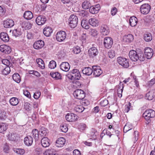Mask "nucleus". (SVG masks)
<instances>
[{
  "label": "nucleus",
  "instance_id": "nucleus-8",
  "mask_svg": "<svg viewBox=\"0 0 155 155\" xmlns=\"http://www.w3.org/2000/svg\"><path fill=\"white\" fill-rule=\"evenodd\" d=\"M65 32L63 31L58 32L56 35V39L58 41L61 42L64 40L66 38Z\"/></svg>",
  "mask_w": 155,
  "mask_h": 155
},
{
  "label": "nucleus",
  "instance_id": "nucleus-14",
  "mask_svg": "<svg viewBox=\"0 0 155 155\" xmlns=\"http://www.w3.org/2000/svg\"><path fill=\"white\" fill-rule=\"evenodd\" d=\"M100 31L101 35L104 36L107 35L109 32V28L106 25H102L100 26Z\"/></svg>",
  "mask_w": 155,
  "mask_h": 155
},
{
  "label": "nucleus",
  "instance_id": "nucleus-24",
  "mask_svg": "<svg viewBox=\"0 0 155 155\" xmlns=\"http://www.w3.org/2000/svg\"><path fill=\"white\" fill-rule=\"evenodd\" d=\"M41 143L43 147H47L50 145L49 140L47 137H44L41 140Z\"/></svg>",
  "mask_w": 155,
  "mask_h": 155
},
{
  "label": "nucleus",
  "instance_id": "nucleus-64",
  "mask_svg": "<svg viewBox=\"0 0 155 155\" xmlns=\"http://www.w3.org/2000/svg\"><path fill=\"white\" fill-rule=\"evenodd\" d=\"M155 83V79H153L151 80L150 81H148L147 83V84H148L149 86H151L153 84H154Z\"/></svg>",
  "mask_w": 155,
  "mask_h": 155
},
{
  "label": "nucleus",
  "instance_id": "nucleus-60",
  "mask_svg": "<svg viewBox=\"0 0 155 155\" xmlns=\"http://www.w3.org/2000/svg\"><path fill=\"white\" fill-rule=\"evenodd\" d=\"M90 33L93 36H95L97 35L98 34L97 31L94 29H91L90 31Z\"/></svg>",
  "mask_w": 155,
  "mask_h": 155
},
{
  "label": "nucleus",
  "instance_id": "nucleus-11",
  "mask_svg": "<svg viewBox=\"0 0 155 155\" xmlns=\"http://www.w3.org/2000/svg\"><path fill=\"white\" fill-rule=\"evenodd\" d=\"M66 120L69 122L75 121L78 118V116L74 114L71 113L68 114L66 116Z\"/></svg>",
  "mask_w": 155,
  "mask_h": 155
},
{
  "label": "nucleus",
  "instance_id": "nucleus-37",
  "mask_svg": "<svg viewBox=\"0 0 155 155\" xmlns=\"http://www.w3.org/2000/svg\"><path fill=\"white\" fill-rule=\"evenodd\" d=\"M9 102L12 105L16 106L18 104L19 101L17 98L13 97L10 99Z\"/></svg>",
  "mask_w": 155,
  "mask_h": 155
},
{
  "label": "nucleus",
  "instance_id": "nucleus-40",
  "mask_svg": "<svg viewBox=\"0 0 155 155\" xmlns=\"http://www.w3.org/2000/svg\"><path fill=\"white\" fill-rule=\"evenodd\" d=\"M81 25L82 27L85 29H87L89 28V26L88 24V21L86 20H82Z\"/></svg>",
  "mask_w": 155,
  "mask_h": 155
},
{
  "label": "nucleus",
  "instance_id": "nucleus-6",
  "mask_svg": "<svg viewBox=\"0 0 155 155\" xmlns=\"http://www.w3.org/2000/svg\"><path fill=\"white\" fill-rule=\"evenodd\" d=\"M113 44L112 39L110 37H106L104 39V45L105 47L107 49L110 48Z\"/></svg>",
  "mask_w": 155,
  "mask_h": 155
},
{
  "label": "nucleus",
  "instance_id": "nucleus-42",
  "mask_svg": "<svg viewBox=\"0 0 155 155\" xmlns=\"http://www.w3.org/2000/svg\"><path fill=\"white\" fill-rule=\"evenodd\" d=\"M7 129V125L6 123L0 124V133H2L5 131Z\"/></svg>",
  "mask_w": 155,
  "mask_h": 155
},
{
  "label": "nucleus",
  "instance_id": "nucleus-20",
  "mask_svg": "<svg viewBox=\"0 0 155 155\" xmlns=\"http://www.w3.org/2000/svg\"><path fill=\"white\" fill-rule=\"evenodd\" d=\"M155 97V90H152L146 94L145 98L149 100H152Z\"/></svg>",
  "mask_w": 155,
  "mask_h": 155
},
{
  "label": "nucleus",
  "instance_id": "nucleus-7",
  "mask_svg": "<svg viewBox=\"0 0 155 155\" xmlns=\"http://www.w3.org/2000/svg\"><path fill=\"white\" fill-rule=\"evenodd\" d=\"M150 6L148 4H144L141 5L140 8L141 12L143 14H147L150 12Z\"/></svg>",
  "mask_w": 155,
  "mask_h": 155
},
{
  "label": "nucleus",
  "instance_id": "nucleus-50",
  "mask_svg": "<svg viewBox=\"0 0 155 155\" xmlns=\"http://www.w3.org/2000/svg\"><path fill=\"white\" fill-rule=\"evenodd\" d=\"M13 150L17 154L20 155L23 154L25 152L24 149L20 148H14Z\"/></svg>",
  "mask_w": 155,
  "mask_h": 155
},
{
  "label": "nucleus",
  "instance_id": "nucleus-54",
  "mask_svg": "<svg viewBox=\"0 0 155 155\" xmlns=\"http://www.w3.org/2000/svg\"><path fill=\"white\" fill-rule=\"evenodd\" d=\"M138 59L140 61H143L145 59V57L142 52L140 51L139 53L138 54Z\"/></svg>",
  "mask_w": 155,
  "mask_h": 155
},
{
  "label": "nucleus",
  "instance_id": "nucleus-59",
  "mask_svg": "<svg viewBox=\"0 0 155 155\" xmlns=\"http://www.w3.org/2000/svg\"><path fill=\"white\" fill-rule=\"evenodd\" d=\"M134 137L135 141V142L137 141L139 138V132L137 131H135L134 133Z\"/></svg>",
  "mask_w": 155,
  "mask_h": 155
},
{
  "label": "nucleus",
  "instance_id": "nucleus-17",
  "mask_svg": "<svg viewBox=\"0 0 155 155\" xmlns=\"http://www.w3.org/2000/svg\"><path fill=\"white\" fill-rule=\"evenodd\" d=\"M65 140L64 138L63 137L59 138L56 141L55 145L57 147H62L65 144Z\"/></svg>",
  "mask_w": 155,
  "mask_h": 155
},
{
  "label": "nucleus",
  "instance_id": "nucleus-45",
  "mask_svg": "<svg viewBox=\"0 0 155 155\" xmlns=\"http://www.w3.org/2000/svg\"><path fill=\"white\" fill-rule=\"evenodd\" d=\"M13 80L18 83H19L21 81V78L19 75L18 73L14 74L12 76Z\"/></svg>",
  "mask_w": 155,
  "mask_h": 155
},
{
  "label": "nucleus",
  "instance_id": "nucleus-52",
  "mask_svg": "<svg viewBox=\"0 0 155 155\" xmlns=\"http://www.w3.org/2000/svg\"><path fill=\"white\" fill-rule=\"evenodd\" d=\"M12 34L15 37H18L21 35V32L20 29H15L13 31Z\"/></svg>",
  "mask_w": 155,
  "mask_h": 155
},
{
  "label": "nucleus",
  "instance_id": "nucleus-51",
  "mask_svg": "<svg viewBox=\"0 0 155 155\" xmlns=\"http://www.w3.org/2000/svg\"><path fill=\"white\" fill-rule=\"evenodd\" d=\"M10 66H7L2 71V73L3 74L7 75L11 71Z\"/></svg>",
  "mask_w": 155,
  "mask_h": 155
},
{
  "label": "nucleus",
  "instance_id": "nucleus-27",
  "mask_svg": "<svg viewBox=\"0 0 155 155\" xmlns=\"http://www.w3.org/2000/svg\"><path fill=\"white\" fill-rule=\"evenodd\" d=\"M82 72L84 74L87 76L91 75L93 73V69L90 67H85L82 70Z\"/></svg>",
  "mask_w": 155,
  "mask_h": 155
},
{
  "label": "nucleus",
  "instance_id": "nucleus-53",
  "mask_svg": "<svg viewBox=\"0 0 155 155\" xmlns=\"http://www.w3.org/2000/svg\"><path fill=\"white\" fill-rule=\"evenodd\" d=\"M60 129L61 131L64 133H66L68 130V128L65 124H61L60 126Z\"/></svg>",
  "mask_w": 155,
  "mask_h": 155
},
{
  "label": "nucleus",
  "instance_id": "nucleus-25",
  "mask_svg": "<svg viewBox=\"0 0 155 155\" xmlns=\"http://www.w3.org/2000/svg\"><path fill=\"white\" fill-rule=\"evenodd\" d=\"M33 138L31 136L26 137L24 140V142L25 144L27 146H31L33 143Z\"/></svg>",
  "mask_w": 155,
  "mask_h": 155
},
{
  "label": "nucleus",
  "instance_id": "nucleus-35",
  "mask_svg": "<svg viewBox=\"0 0 155 155\" xmlns=\"http://www.w3.org/2000/svg\"><path fill=\"white\" fill-rule=\"evenodd\" d=\"M39 131L41 132V134H40V136H43L44 137L46 135L48 132L47 129L43 127H41L40 128Z\"/></svg>",
  "mask_w": 155,
  "mask_h": 155
},
{
  "label": "nucleus",
  "instance_id": "nucleus-62",
  "mask_svg": "<svg viewBox=\"0 0 155 155\" xmlns=\"http://www.w3.org/2000/svg\"><path fill=\"white\" fill-rule=\"evenodd\" d=\"M117 12V9L116 7H114L111 9V13L112 15L114 16L116 15Z\"/></svg>",
  "mask_w": 155,
  "mask_h": 155
},
{
  "label": "nucleus",
  "instance_id": "nucleus-4",
  "mask_svg": "<svg viewBox=\"0 0 155 155\" xmlns=\"http://www.w3.org/2000/svg\"><path fill=\"white\" fill-rule=\"evenodd\" d=\"M73 94L77 99L82 100L84 99L85 95V92L81 89H77L74 91Z\"/></svg>",
  "mask_w": 155,
  "mask_h": 155
},
{
  "label": "nucleus",
  "instance_id": "nucleus-23",
  "mask_svg": "<svg viewBox=\"0 0 155 155\" xmlns=\"http://www.w3.org/2000/svg\"><path fill=\"white\" fill-rule=\"evenodd\" d=\"M52 32V29L50 27H45L43 31V34L46 37L50 36Z\"/></svg>",
  "mask_w": 155,
  "mask_h": 155
},
{
  "label": "nucleus",
  "instance_id": "nucleus-26",
  "mask_svg": "<svg viewBox=\"0 0 155 155\" xmlns=\"http://www.w3.org/2000/svg\"><path fill=\"white\" fill-rule=\"evenodd\" d=\"M1 39L4 41L5 42H8L9 40V37L8 34L5 32H2L0 35Z\"/></svg>",
  "mask_w": 155,
  "mask_h": 155
},
{
  "label": "nucleus",
  "instance_id": "nucleus-55",
  "mask_svg": "<svg viewBox=\"0 0 155 155\" xmlns=\"http://www.w3.org/2000/svg\"><path fill=\"white\" fill-rule=\"evenodd\" d=\"M73 51L74 54H78L81 51L80 48L78 46L74 47L73 49Z\"/></svg>",
  "mask_w": 155,
  "mask_h": 155
},
{
  "label": "nucleus",
  "instance_id": "nucleus-38",
  "mask_svg": "<svg viewBox=\"0 0 155 155\" xmlns=\"http://www.w3.org/2000/svg\"><path fill=\"white\" fill-rule=\"evenodd\" d=\"M50 74L52 77L55 78L56 79H60L61 78V74L58 72H51Z\"/></svg>",
  "mask_w": 155,
  "mask_h": 155
},
{
  "label": "nucleus",
  "instance_id": "nucleus-12",
  "mask_svg": "<svg viewBox=\"0 0 155 155\" xmlns=\"http://www.w3.org/2000/svg\"><path fill=\"white\" fill-rule=\"evenodd\" d=\"M0 51L5 54H9L12 51L11 48L7 45H2L0 46Z\"/></svg>",
  "mask_w": 155,
  "mask_h": 155
},
{
  "label": "nucleus",
  "instance_id": "nucleus-2",
  "mask_svg": "<svg viewBox=\"0 0 155 155\" xmlns=\"http://www.w3.org/2000/svg\"><path fill=\"white\" fill-rule=\"evenodd\" d=\"M143 116L149 123L151 121L150 118L155 117V111L152 109H147L143 114Z\"/></svg>",
  "mask_w": 155,
  "mask_h": 155
},
{
  "label": "nucleus",
  "instance_id": "nucleus-48",
  "mask_svg": "<svg viewBox=\"0 0 155 155\" xmlns=\"http://www.w3.org/2000/svg\"><path fill=\"white\" fill-rule=\"evenodd\" d=\"M121 82L120 83V88H118L117 90L118 96L120 97H121L122 96V93L123 91L124 88L123 84H122L121 85Z\"/></svg>",
  "mask_w": 155,
  "mask_h": 155
},
{
  "label": "nucleus",
  "instance_id": "nucleus-57",
  "mask_svg": "<svg viewBox=\"0 0 155 155\" xmlns=\"http://www.w3.org/2000/svg\"><path fill=\"white\" fill-rule=\"evenodd\" d=\"M2 62L3 64L7 66L11 67L12 64H10L9 61L7 59H3Z\"/></svg>",
  "mask_w": 155,
  "mask_h": 155
},
{
  "label": "nucleus",
  "instance_id": "nucleus-39",
  "mask_svg": "<svg viewBox=\"0 0 155 155\" xmlns=\"http://www.w3.org/2000/svg\"><path fill=\"white\" fill-rule=\"evenodd\" d=\"M36 61L37 63L38 66L42 69L45 68V65L44 61L41 58L37 59Z\"/></svg>",
  "mask_w": 155,
  "mask_h": 155
},
{
  "label": "nucleus",
  "instance_id": "nucleus-36",
  "mask_svg": "<svg viewBox=\"0 0 155 155\" xmlns=\"http://www.w3.org/2000/svg\"><path fill=\"white\" fill-rule=\"evenodd\" d=\"M143 39L146 41H150L152 39V36L150 33H147L143 35Z\"/></svg>",
  "mask_w": 155,
  "mask_h": 155
},
{
  "label": "nucleus",
  "instance_id": "nucleus-9",
  "mask_svg": "<svg viewBox=\"0 0 155 155\" xmlns=\"http://www.w3.org/2000/svg\"><path fill=\"white\" fill-rule=\"evenodd\" d=\"M98 51L96 47L93 46L88 50V54L90 57L94 58L97 55Z\"/></svg>",
  "mask_w": 155,
  "mask_h": 155
},
{
  "label": "nucleus",
  "instance_id": "nucleus-5",
  "mask_svg": "<svg viewBox=\"0 0 155 155\" xmlns=\"http://www.w3.org/2000/svg\"><path fill=\"white\" fill-rule=\"evenodd\" d=\"M117 62L119 64L124 68H127L129 66L128 60L123 57H119L117 58Z\"/></svg>",
  "mask_w": 155,
  "mask_h": 155
},
{
  "label": "nucleus",
  "instance_id": "nucleus-3",
  "mask_svg": "<svg viewBox=\"0 0 155 155\" xmlns=\"http://www.w3.org/2000/svg\"><path fill=\"white\" fill-rule=\"evenodd\" d=\"M69 25L71 28H74L77 26L78 23V18L74 15H71L69 19Z\"/></svg>",
  "mask_w": 155,
  "mask_h": 155
},
{
  "label": "nucleus",
  "instance_id": "nucleus-29",
  "mask_svg": "<svg viewBox=\"0 0 155 155\" xmlns=\"http://www.w3.org/2000/svg\"><path fill=\"white\" fill-rule=\"evenodd\" d=\"M134 39V37L131 34H128L125 35L123 37L124 41L127 43H130Z\"/></svg>",
  "mask_w": 155,
  "mask_h": 155
},
{
  "label": "nucleus",
  "instance_id": "nucleus-15",
  "mask_svg": "<svg viewBox=\"0 0 155 155\" xmlns=\"http://www.w3.org/2000/svg\"><path fill=\"white\" fill-rule=\"evenodd\" d=\"M46 21L45 16L43 15L38 16L36 19V23L38 25H42L44 24Z\"/></svg>",
  "mask_w": 155,
  "mask_h": 155
},
{
  "label": "nucleus",
  "instance_id": "nucleus-44",
  "mask_svg": "<svg viewBox=\"0 0 155 155\" xmlns=\"http://www.w3.org/2000/svg\"><path fill=\"white\" fill-rule=\"evenodd\" d=\"M44 155H55V151L53 149L46 150L44 153Z\"/></svg>",
  "mask_w": 155,
  "mask_h": 155
},
{
  "label": "nucleus",
  "instance_id": "nucleus-30",
  "mask_svg": "<svg viewBox=\"0 0 155 155\" xmlns=\"http://www.w3.org/2000/svg\"><path fill=\"white\" fill-rule=\"evenodd\" d=\"M137 22V19L136 17L133 16L130 18L129 23L131 26L134 27L136 26Z\"/></svg>",
  "mask_w": 155,
  "mask_h": 155
},
{
  "label": "nucleus",
  "instance_id": "nucleus-49",
  "mask_svg": "<svg viewBox=\"0 0 155 155\" xmlns=\"http://www.w3.org/2000/svg\"><path fill=\"white\" fill-rule=\"evenodd\" d=\"M7 118L6 112L2 110H0V119L5 120Z\"/></svg>",
  "mask_w": 155,
  "mask_h": 155
},
{
  "label": "nucleus",
  "instance_id": "nucleus-47",
  "mask_svg": "<svg viewBox=\"0 0 155 155\" xmlns=\"http://www.w3.org/2000/svg\"><path fill=\"white\" fill-rule=\"evenodd\" d=\"M88 12L87 11L82 10L78 12V14L81 17H86L88 15Z\"/></svg>",
  "mask_w": 155,
  "mask_h": 155
},
{
  "label": "nucleus",
  "instance_id": "nucleus-56",
  "mask_svg": "<svg viewBox=\"0 0 155 155\" xmlns=\"http://www.w3.org/2000/svg\"><path fill=\"white\" fill-rule=\"evenodd\" d=\"M56 62L53 60L51 61L49 64V67L51 69H54L56 67Z\"/></svg>",
  "mask_w": 155,
  "mask_h": 155
},
{
  "label": "nucleus",
  "instance_id": "nucleus-16",
  "mask_svg": "<svg viewBox=\"0 0 155 155\" xmlns=\"http://www.w3.org/2000/svg\"><path fill=\"white\" fill-rule=\"evenodd\" d=\"M144 54L147 59H150L153 54V50L149 47H146L144 49Z\"/></svg>",
  "mask_w": 155,
  "mask_h": 155
},
{
  "label": "nucleus",
  "instance_id": "nucleus-43",
  "mask_svg": "<svg viewBox=\"0 0 155 155\" xmlns=\"http://www.w3.org/2000/svg\"><path fill=\"white\" fill-rule=\"evenodd\" d=\"M98 134V133L95 129H92L90 133L91 136L94 140H95L97 138V136Z\"/></svg>",
  "mask_w": 155,
  "mask_h": 155
},
{
  "label": "nucleus",
  "instance_id": "nucleus-58",
  "mask_svg": "<svg viewBox=\"0 0 155 155\" xmlns=\"http://www.w3.org/2000/svg\"><path fill=\"white\" fill-rule=\"evenodd\" d=\"M108 104V101L106 99H104L102 100L100 103V104L103 107H104L107 105Z\"/></svg>",
  "mask_w": 155,
  "mask_h": 155
},
{
  "label": "nucleus",
  "instance_id": "nucleus-31",
  "mask_svg": "<svg viewBox=\"0 0 155 155\" xmlns=\"http://www.w3.org/2000/svg\"><path fill=\"white\" fill-rule=\"evenodd\" d=\"M88 22L90 25L93 27L97 26L99 25L98 21L95 18H91L89 19Z\"/></svg>",
  "mask_w": 155,
  "mask_h": 155
},
{
  "label": "nucleus",
  "instance_id": "nucleus-18",
  "mask_svg": "<svg viewBox=\"0 0 155 155\" xmlns=\"http://www.w3.org/2000/svg\"><path fill=\"white\" fill-rule=\"evenodd\" d=\"M44 45V41L42 40H39L34 43L33 47L36 49H39L43 47Z\"/></svg>",
  "mask_w": 155,
  "mask_h": 155
},
{
  "label": "nucleus",
  "instance_id": "nucleus-63",
  "mask_svg": "<svg viewBox=\"0 0 155 155\" xmlns=\"http://www.w3.org/2000/svg\"><path fill=\"white\" fill-rule=\"evenodd\" d=\"M41 95L40 92H36L34 94V97L35 99H38L40 97Z\"/></svg>",
  "mask_w": 155,
  "mask_h": 155
},
{
  "label": "nucleus",
  "instance_id": "nucleus-19",
  "mask_svg": "<svg viewBox=\"0 0 155 155\" xmlns=\"http://www.w3.org/2000/svg\"><path fill=\"white\" fill-rule=\"evenodd\" d=\"M100 9V6L99 4H97L94 6H91L89 8V12L92 14H96L97 13Z\"/></svg>",
  "mask_w": 155,
  "mask_h": 155
},
{
  "label": "nucleus",
  "instance_id": "nucleus-61",
  "mask_svg": "<svg viewBox=\"0 0 155 155\" xmlns=\"http://www.w3.org/2000/svg\"><path fill=\"white\" fill-rule=\"evenodd\" d=\"M108 55L110 58H113L115 56L114 51H110L108 52Z\"/></svg>",
  "mask_w": 155,
  "mask_h": 155
},
{
  "label": "nucleus",
  "instance_id": "nucleus-28",
  "mask_svg": "<svg viewBox=\"0 0 155 155\" xmlns=\"http://www.w3.org/2000/svg\"><path fill=\"white\" fill-rule=\"evenodd\" d=\"M19 137L16 134L13 133L9 134L8 138L9 140L12 141H16L19 139Z\"/></svg>",
  "mask_w": 155,
  "mask_h": 155
},
{
  "label": "nucleus",
  "instance_id": "nucleus-46",
  "mask_svg": "<svg viewBox=\"0 0 155 155\" xmlns=\"http://www.w3.org/2000/svg\"><path fill=\"white\" fill-rule=\"evenodd\" d=\"M62 2L64 4H66L67 6L71 8L73 5L71 0H61Z\"/></svg>",
  "mask_w": 155,
  "mask_h": 155
},
{
  "label": "nucleus",
  "instance_id": "nucleus-10",
  "mask_svg": "<svg viewBox=\"0 0 155 155\" xmlns=\"http://www.w3.org/2000/svg\"><path fill=\"white\" fill-rule=\"evenodd\" d=\"M94 76L96 77L100 76L102 73V71L98 66H93L92 67Z\"/></svg>",
  "mask_w": 155,
  "mask_h": 155
},
{
  "label": "nucleus",
  "instance_id": "nucleus-33",
  "mask_svg": "<svg viewBox=\"0 0 155 155\" xmlns=\"http://www.w3.org/2000/svg\"><path fill=\"white\" fill-rule=\"evenodd\" d=\"M91 5L88 1L85 0L82 4V6L84 9H87L90 8Z\"/></svg>",
  "mask_w": 155,
  "mask_h": 155
},
{
  "label": "nucleus",
  "instance_id": "nucleus-32",
  "mask_svg": "<svg viewBox=\"0 0 155 155\" xmlns=\"http://www.w3.org/2000/svg\"><path fill=\"white\" fill-rule=\"evenodd\" d=\"M24 18L27 20H30L33 17L32 13L30 11H27L25 12L24 14Z\"/></svg>",
  "mask_w": 155,
  "mask_h": 155
},
{
  "label": "nucleus",
  "instance_id": "nucleus-34",
  "mask_svg": "<svg viewBox=\"0 0 155 155\" xmlns=\"http://www.w3.org/2000/svg\"><path fill=\"white\" fill-rule=\"evenodd\" d=\"M32 136L36 140H38L39 138V132L37 129L32 130L31 133Z\"/></svg>",
  "mask_w": 155,
  "mask_h": 155
},
{
  "label": "nucleus",
  "instance_id": "nucleus-1",
  "mask_svg": "<svg viewBox=\"0 0 155 155\" xmlns=\"http://www.w3.org/2000/svg\"><path fill=\"white\" fill-rule=\"evenodd\" d=\"M81 77L79 71L77 69H73L69 72L68 77L72 80H79Z\"/></svg>",
  "mask_w": 155,
  "mask_h": 155
},
{
  "label": "nucleus",
  "instance_id": "nucleus-22",
  "mask_svg": "<svg viewBox=\"0 0 155 155\" xmlns=\"http://www.w3.org/2000/svg\"><path fill=\"white\" fill-rule=\"evenodd\" d=\"M61 69L62 71L67 72L69 70L70 66L69 64L67 62H62L60 65Z\"/></svg>",
  "mask_w": 155,
  "mask_h": 155
},
{
  "label": "nucleus",
  "instance_id": "nucleus-21",
  "mask_svg": "<svg viewBox=\"0 0 155 155\" xmlns=\"http://www.w3.org/2000/svg\"><path fill=\"white\" fill-rule=\"evenodd\" d=\"M14 25V22L12 19H7L4 21L3 25L4 27L5 28H11Z\"/></svg>",
  "mask_w": 155,
  "mask_h": 155
},
{
  "label": "nucleus",
  "instance_id": "nucleus-13",
  "mask_svg": "<svg viewBox=\"0 0 155 155\" xmlns=\"http://www.w3.org/2000/svg\"><path fill=\"white\" fill-rule=\"evenodd\" d=\"M138 54L136 51L132 50L129 52V57L130 59L133 61H136L138 59Z\"/></svg>",
  "mask_w": 155,
  "mask_h": 155
},
{
  "label": "nucleus",
  "instance_id": "nucleus-41",
  "mask_svg": "<svg viewBox=\"0 0 155 155\" xmlns=\"http://www.w3.org/2000/svg\"><path fill=\"white\" fill-rule=\"evenodd\" d=\"M84 108L81 105L76 106L74 108V110L76 112L79 113L82 112L84 110Z\"/></svg>",
  "mask_w": 155,
  "mask_h": 155
}]
</instances>
